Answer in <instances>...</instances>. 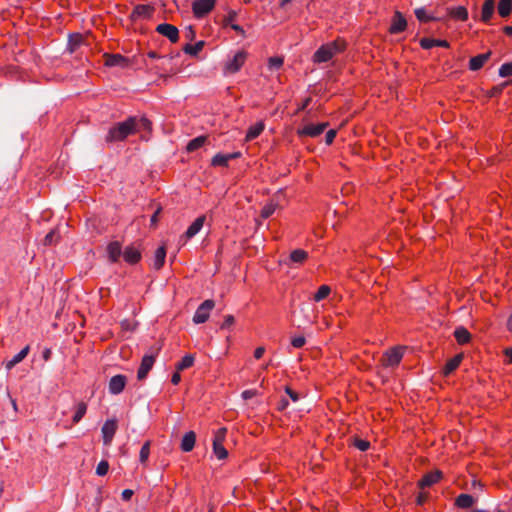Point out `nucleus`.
<instances>
[{
  "label": "nucleus",
  "mask_w": 512,
  "mask_h": 512,
  "mask_svg": "<svg viewBox=\"0 0 512 512\" xmlns=\"http://www.w3.org/2000/svg\"><path fill=\"white\" fill-rule=\"evenodd\" d=\"M134 492L130 489H125L123 492H122V499L124 501H128L131 499V497L133 496Z\"/></svg>",
  "instance_id": "nucleus-56"
},
{
  "label": "nucleus",
  "mask_w": 512,
  "mask_h": 512,
  "mask_svg": "<svg viewBox=\"0 0 512 512\" xmlns=\"http://www.w3.org/2000/svg\"><path fill=\"white\" fill-rule=\"evenodd\" d=\"M308 259V253L303 249H295L293 250L289 255V262L290 264H303Z\"/></svg>",
  "instance_id": "nucleus-22"
},
{
  "label": "nucleus",
  "mask_w": 512,
  "mask_h": 512,
  "mask_svg": "<svg viewBox=\"0 0 512 512\" xmlns=\"http://www.w3.org/2000/svg\"><path fill=\"white\" fill-rule=\"evenodd\" d=\"M240 156L239 152L235 153H229V154H222L218 153L216 154L211 161V164L213 166H222L226 167L228 165V162L232 159L238 158Z\"/></svg>",
  "instance_id": "nucleus-16"
},
{
  "label": "nucleus",
  "mask_w": 512,
  "mask_h": 512,
  "mask_svg": "<svg viewBox=\"0 0 512 512\" xmlns=\"http://www.w3.org/2000/svg\"><path fill=\"white\" fill-rule=\"evenodd\" d=\"M56 237V232L55 230H51L44 238V245H52L53 243H55L57 240L55 239Z\"/></svg>",
  "instance_id": "nucleus-49"
},
{
  "label": "nucleus",
  "mask_w": 512,
  "mask_h": 512,
  "mask_svg": "<svg viewBox=\"0 0 512 512\" xmlns=\"http://www.w3.org/2000/svg\"><path fill=\"white\" fill-rule=\"evenodd\" d=\"M454 337L458 344L464 345L471 340L470 332L463 326L457 327L454 331Z\"/></svg>",
  "instance_id": "nucleus-25"
},
{
  "label": "nucleus",
  "mask_w": 512,
  "mask_h": 512,
  "mask_svg": "<svg viewBox=\"0 0 512 512\" xmlns=\"http://www.w3.org/2000/svg\"><path fill=\"white\" fill-rule=\"evenodd\" d=\"M311 102V98L310 97H307L302 103L301 105L298 107L297 109V113L306 109V107L310 104Z\"/></svg>",
  "instance_id": "nucleus-59"
},
{
  "label": "nucleus",
  "mask_w": 512,
  "mask_h": 512,
  "mask_svg": "<svg viewBox=\"0 0 512 512\" xmlns=\"http://www.w3.org/2000/svg\"><path fill=\"white\" fill-rule=\"evenodd\" d=\"M156 32L160 35L168 38L172 43H176L179 40L178 28L169 23H162L156 27Z\"/></svg>",
  "instance_id": "nucleus-9"
},
{
  "label": "nucleus",
  "mask_w": 512,
  "mask_h": 512,
  "mask_svg": "<svg viewBox=\"0 0 512 512\" xmlns=\"http://www.w3.org/2000/svg\"><path fill=\"white\" fill-rule=\"evenodd\" d=\"M415 15H416L417 19L421 22H428L432 19V17H430L426 14V11L423 8L417 9L415 11Z\"/></svg>",
  "instance_id": "nucleus-47"
},
{
  "label": "nucleus",
  "mask_w": 512,
  "mask_h": 512,
  "mask_svg": "<svg viewBox=\"0 0 512 512\" xmlns=\"http://www.w3.org/2000/svg\"><path fill=\"white\" fill-rule=\"evenodd\" d=\"M150 447H151V441H146L141 449H140V453H139V460L142 464H145L149 458V455H150Z\"/></svg>",
  "instance_id": "nucleus-37"
},
{
  "label": "nucleus",
  "mask_w": 512,
  "mask_h": 512,
  "mask_svg": "<svg viewBox=\"0 0 512 512\" xmlns=\"http://www.w3.org/2000/svg\"><path fill=\"white\" fill-rule=\"evenodd\" d=\"M215 303L213 300H205L196 310L193 316V322L195 324L205 323L210 316V312L213 310Z\"/></svg>",
  "instance_id": "nucleus-6"
},
{
  "label": "nucleus",
  "mask_w": 512,
  "mask_h": 512,
  "mask_svg": "<svg viewBox=\"0 0 512 512\" xmlns=\"http://www.w3.org/2000/svg\"><path fill=\"white\" fill-rule=\"evenodd\" d=\"M347 43L342 38L323 44L313 55L314 63H324L331 60L335 55L345 51Z\"/></svg>",
  "instance_id": "nucleus-2"
},
{
  "label": "nucleus",
  "mask_w": 512,
  "mask_h": 512,
  "mask_svg": "<svg viewBox=\"0 0 512 512\" xmlns=\"http://www.w3.org/2000/svg\"><path fill=\"white\" fill-rule=\"evenodd\" d=\"M204 47V41H198L195 44H186L183 48V51L191 56L198 55L199 52L202 51Z\"/></svg>",
  "instance_id": "nucleus-33"
},
{
  "label": "nucleus",
  "mask_w": 512,
  "mask_h": 512,
  "mask_svg": "<svg viewBox=\"0 0 512 512\" xmlns=\"http://www.w3.org/2000/svg\"><path fill=\"white\" fill-rule=\"evenodd\" d=\"M241 395L244 400H248V399L255 397L257 395V391L256 390H245L242 392Z\"/></svg>",
  "instance_id": "nucleus-52"
},
{
  "label": "nucleus",
  "mask_w": 512,
  "mask_h": 512,
  "mask_svg": "<svg viewBox=\"0 0 512 512\" xmlns=\"http://www.w3.org/2000/svg\"><path fill=\"white\" fill-rule=\"evenodd\" d=\"M264 128L265 125L263 122H257L256 124L252 125L246 133V141H252L253 139L257 138L264 131Z\"/></svg>",
  "instance_id": "nucleus-27"
},
{
  "label": "nucleus",
  "mask_w": 512,
  "mask_h": 512,
  "mask_svg": "<svg viewBox=\"0 0 512 512\" xmlns=\"http://www.w3.org/2000/svg\"><path fill=\"white\" fill-rule=\"evenodd\" d=\"M490 57V52L474 56L469 61V69L477 71L481 69Z\"/></svg>",
  "instance_id": "nucleus-20"
},
{
  "label": "nucleus",
  "mask_w": 512,
  "mask_h": 512,
  "mask_svg": "<svg viewBox=\"0 0 512 512\" xmlns=\"http://www.w3.org/2000/svg\"><path fill=\"white\" fill-rule=\"evenodd\" d=\"M185 36L186 38H188L189 40H193L194 37H195V30L193 29L192 26H189L186 31H185Z\"/></svg>",
  "instance_id": "nucleus-57"
},
{
  "label": "nucleus",
  "mask_w": 512,
  "mask_h": 512,
  "mask_svg": "<svg viewBox=\"0 0 512 512\" xmlns=\"http://www.w3.org/2000/svg\"><path fill=\"white\" fill-rule=\"evenodd\" d=\"M420 46H421V48L428 50L433 47L448 48L450 46V44L446 40L433 39V38H422L420 40Z\"/></svg>",
  "instance_id": "nucleus-18"
},
{
  "label": "nucleus",
  "mask_w": 512,
  "mask_h": 512,
  "mask_svg": "<svg viewBox=\"0 0 512 512\" xmlns=\"http://www.w3.org/2000/svg\"><path fill=\"white\" fill-rule=\"evenodd\" d=\"M127 379L124 375H115L109 381V391L111 394L117 395L120 394L125 386Z\"/></svg>",
  "instance_id": "nucleus-13"
},
{
  "label": "nucleus",
  "mask_w": 512,
  "mask_h": 512,
  "mask_svg": "<svg viewBox=\"0 0 512 512\" xmlns=\"http://www.w3.org/2000/svg\"><path fill=\"white\" fill-rule=\"evenodd\" d=\"M265 353V348L260 346V347H257L254 351V357L256 359H260Z\"/></svg>",
  "instance_id": "nucleus-58"
},
{
  "label": "nucleus",
  "mask_w": 512,
  "mask_h": 512,
  "mask_svg": "<svg viewBox=\"0 0 512 512\" xmlns=\"http://www.w3.org/2000/svg\"><path fill=\"white\" fill-rule=\"evenodd\" d=\"M462 360H463L462 354H457L453 358L448 360L443 369L444 375L447 376V375L451 374L453 371H455L459 367Z\"/></svg>",
  "instance_id": "nucleus-26"
},
{
  "label": "nucleus",
  "mask_w": 512,
  "mask_h": 512,
  "mask_svg": "<svg viewBox=\"0 0 512 512\" xmlns=\"http://www.w3.org/2000/svg\"><path fill=\"white\" fill-rule=\"evenodd\" d=\"M233 323H234V317L232 315H227L224 318L221 328L222 329L228 328L229 326L233 325Z\"/></svg>",
  "instance_id": "nucleus-51"
},
{
  "label": "nucleus",
  "mask_w": 512,
  "mask_h": 512,
  "mask_svg": "<svg viewBox=\"0 0 512 512\" xmlns=\"http://www.w3.org/2000/svg\"><path fill=\"white\" fill-rule=\"evenodd\" d=\"M87 412V404L83 401L78 402L75 407V413L73 415V423H78L81 421V419L85 416Z\"/></svg>",
  "instance_id": "nucleus-32"
},
{
  "label": "nucleus",
  "mask_w": 512,
  "mask_h": 512,
  "mask_svg": "<svg viewBox=\"0 0 512 512\" xmlns=\"http://www.w3.org/2000/svg\"><path fill=\"white\" fill-rule=\"evenodd\" d=\"M354 446L360 451H367L370 447V442L363 439H355Z\"/></svg>",
  "instance_id": "nucleus-45"
},
{
  "label": "nucleus",
  "mask_w": 512,
  "mask_h": 512,
  "mask_svg": "<svg viewBox=\"0 0 512 512\" xmlns=\"http://www.w3.org/2000/svg\"><path fill=\"white\" fill-rule=\"evenodd\" d=\"M30 347L25 346L19 353H17L11 360L5 362V368L11 370L15 365L20 363L28 355Z\"/></svg>",
  "instance_id": "nucleus-24"
},
{
  "label": "nucleus",
  "mask_w": 512,
  "mask_h": 512,
  "mask_svg": "<svg viewBox=\"0 0 512 512\" xmlns=\"http://www.w3.org/2000/svg\"><path fill=\"white\" fill-rule=\"evenodd\" d=\"M139 123L145 129H149L151 126L150 121L145 118L138 121L135 117H130L127 120L117 123L111 127L106 136V140L108 142H117L126 139L129 135H132L137 131Z\"/></svg>",
  "instance_id": "nucleus-1"
},
{
  "label": "nucleus",
  "mask_w": 512,
  "mask_h": 512,
  "mask_svg": "<svg viewBox=\"0 0 512 512\" xmlns=\"http://www.w3.org/2000/svg\"><path fill=\"white\" fill-rule=\"evenodd\" d=\"M283 62H284V60L282 57H278V56L270 57L268 59V67L271 70H273V69L278 70L282 67Z\"/></svg>",
  "instance_id": "nucleus-41"
},
{
  "label": "nucleus",
  "mask_w": 512,
  "mask_h": 512,
  "mask_svg": "<svg viewBox=\"0 0 512 512\" xmlns=\"http://www.w3.org/2000/svg\"><path fill=\"white\" fill-rule=\"evenodd\" d=\"M331 292V288L328 285H321L317 292L313 296V300L315 302H320L323 299L327 298Z\"/></svg>",
  "instance_id": "nucleus-35"
},
{
  "label": "nucleus",
  "mask_w": 512,
  "mask_h": 512,
  "mask_svg": "<svg viewBox=\"0 0 512 512\" xmlns=\"http://www.w3.org/2000/svg\"><path fill=\"white\" fill-rule=\"evenodd\" d=\"M449 15L457 20L466 21L468 19V11L464 6H457L449 9Z\"/></svg>",
  "instance_id": "nucleus-28"
},
{
  "label": "nucleus",
  "mask_w": 512,
  "mask_h": 512,
  "mask_svg": "<svg viewBox=\"0 0 512 512\" xmlns=\"http://www.w3.org/2000/svg\"><path fill=\"white\" fill-rule=\"evenodd\" d=\"M216 0H194L192 3V12L195 18L202 19L208 15L215 7Z\"/></svg>",
  "instance_id": "nucleus-4"
},
{
  "label": "nucleus",
  "mask_w": 512,
  "mask_h": 512,
  "mask_svg": "<svg viewBox=\"0 0 512 512\" xmlns=\"http://www.w3.org/2000/svg\"><path fill=\"white\" fill-rule=\"evenodd\" d=\"M154 13V8L150 5H137L131 13V19L136 21L138 19H149Z\"/></svg>",
  "instance_id": "nucleus-11"
},
{
  "label": "nucleus",
  "mask_w": 512,
  "mask_h": 512,
  "mask_svg": "<svg viewBox=\"0 0 512 512\" xmlns=\"http://www.w3.org/2000/svg\"><path fill=\"white\" fill-rule=\"evenodd\" d=\"M507 329L512 332V311H511V314L507 320Z\"/></svg>",
  "instance_id": "nucleus-63"
},
{
  "label": "nucleus",
  "mask_w": 512,
  "mask_h": 512,
  "mask_svg": "<svg viewBox=\"0 0 512 512\" xmlns=\"http://www.w3.org/2000/svg\"><path fill=\"white\" fill-rule=\"evenodd\" d=\"M407 28V21L403 14L396 11L393 15L392 22L389 28L391 34H398L405 31Z\"/></svg>",
  "instance_id": "nucleus-10"
},
{
  "label": "nucleus",
  "mask_w": 512,
  "mask_h": 512,
  "mask_svg": "<svg viewBox=\"0 0 512 512\" xmlns=\"http://www.w3.org/2000/svg\"><path fill=\"white\" fill-rule=\"evenodd\" d=\"M499 75L501 77L512 76V62L504 63L499 69Z\"/></svg>",
  "instance_id": "nucleus-43"
},
{
  "label": "nucleus",
  "mask_w": 512,
  "mask_h": 512,
  "mask_svg": "<svg viewBox=\"0 0 512 512\" xmlns=\"http://www.w3.org/2000/svg\"><path fill=\"white\" fill-rule=\"evenodd\" d=\"M122 255L125 262L131 265L138 263L141 259V252L134 245L127 246Z\"/></svg>",
  "instance_id": "nucleus-14"
},
{
  "label": "nucleus",
  "mask_w": 512,
  "mask_h": 512,
  "mask_svg": "<svg viewBox=\"0 0 512 512\" xmlns=\"http://www.w3.org/2000/svg\"><path fill=\"white\" fill-rule=\"evenodd\" d=\"M117 428L118 425L116 419H108L105 421L101 429L104 445L109 446L112 443Z\"/></svg>",
  "instance_id": "nucleus-7"
},
{
  "label": "nucleus",
  "mask_w": 512,
  "mask_h": 512,
  "mask_svg": "<svg viewBox=\"0 0 512 512\" xmlns=\"http://www.w3.org/2000/svg\"><path fill=\"white\" fill-rule=\"evenodd\" d=\"M306 339L303 336H295L291 339V345L295 348H301L305 345Z\"/></svg>",
  "instance_id": "nucleus-48"
},
{
  "label": "nucleus",
  "mask_w": 512,
  "mask_h": 512,
  "mask_svg": "<svg viewBox=\"0 0 512 512\" xmlns=\"http://www.w3.org/2000/svg\"><path fill=\"white\" fill-rule=\"evenodd\" d=\"M442 478V472L439 470H435L433 472H429L425 474L421 480L419 481V486L421 488L431 487L436 484Z\"/></svg>",
  "instance_id": "nucleus-15"
},
{
  "label": "nucleus",
  "mask_w": 512,
  "mask_h": 512,
  "mask_svg": "<svg viewBox=\"0 0 512 512\" xmlns=\"http://www.w3.org/2000/svg\"><path fill=\"white\" fill-rule=\"evenodd\" d=\"M154 363L155 357L153 355H145L141 360V364L137 372V378L139 380L145 379L149 371L152 369Z\"/></svg>",
  "instance_id": "nucleus-12"
},
{
  "label": "nucleus",
  "mask_w": 512,
  "mask_h": 512,
  "mask_svg": "<svg viewBox=\"0 0 512 512\" xmlns=\"http://www.w3.org/2000/svg\"><path fill=\"white\" fill-rule=\"evenodd\" d=\"M196 442V434L193 431L185 433L181 441V450L184 452H190L193 450Z\"/></svg>",
  "instance_id": "nucleus-21"
},
{
  "label": "nucleus",
  "mask_w": 512,
  "mask_h": 512,
  "mask_svg": "<svg viewBox=\"0 0 512 512\" xmlns=\"http://www.w3.org/2000/svg\"><path fill=\"white\" fill-rule=\"evenodd\" d=\"M503 31H504V33H505L506 35H508V36H512V26H505V27L503 28Z\"/></svg>",
  "instance_id": "nucleus-64"
},
{
  "label": "nucleus",
  "mask_w": 512,
  "mask_h": 512,
  "mask_svg": "<svg viewBox=\"0 0 512 512\" xmlns=\"http://www.w3.org/2000/svg\"><path fill=\"white\" fill-rule=\"evenodd\" d=\"M122 61H124V58L121 55H110L106 60V64L109 66H116Z\"/></svg>",
  "instance_id": "nucleus-46"
},
{
  "label": "nucleus",
  "mask_w": 512,
  "mask_h": 512,
  "mask_svg": "<svg viewBox=\"0 0 512 512\" xmlns=\"http://www.w3.org/2000/svg\"><path fill=\"white\" fill-rule=\"evenodd\" d=\"M180 372L181 371L176 370V372L172 375L171 382L173 385H178L180 383V381H181Z\"/></svg>",
  "instance_id": "nucleus-54"
},
{
  "label": "nucleus",
  "mask_w": 512,
  "mask_h": 512,
  "mask_svg": "<svg viewBox=\"0 0 512 512\" xmlns=\"http://www.w3.org/2000/svg\"><path fill=\"white\" fill-rule=\"evenodd\" d=\"M107 253H108L109 260L112 263L118 262L120 259V256L122 255V247H121L120 242L113 241V242L109 243L107 246Z\"/></svg>",
  "instance_id": "nucleus-17"
},
{
  "label": "nucleus",
  "mask_w": 512,
  "mask_h": 512,
  "mask_svg": "<svg viewBox=\"0 0 512 512\" xmlns=\"http://www.w3.org/2000/svg\"><path fill=\"white\" fill-rule=\"evenodd\" d=\"M276 210V204L273 202L267 203L261 210V217L264 219L269 218Z\"/></svg>",
  "instance_id": "nucleus-40"
},
{
  "label": "nucleus",
  "mask_w": 512,
  "mask_h": 512,
  "mask_svg": "<svg viewBox=\"0 0 512 512\" xmlns=\"http://www.w3.org/2000/svg\"><path fill=\"white\" fill-rule=\"evenodd\" d=\"M227 429L225 427L219 428L214 433L213 444H224Z\"/></svg>",
  "instance_id": "nucleus-39"
},
{
  "label": "nucleus",
  "mask_w": 512,
  "mask_h": 512,
  "mask_svg": "<svg viewBox=\"0 0 512 512\" xmlns=\"http://www.w3.org/2000/svg\"><path fill=\"white\" fill-rule=\"evenodd\" d=\"M205 222V217L200 216L196 218L193 223L188 227V229L185 232L186 238L190 239L194 237L203 227Z\"/></svg>",
  "instance_id": "nucleus-23"
},
{
  "label": "nucleus",
  "mask_w": 512,
  "mask_h": 512,
  "mask_svg": "<svg viewBox=\"0 0 512 512\" xmlns=\"http://www.w3.org/2000/svg\"><path fill=\"white\" fill-rule=\"evenodd\" d=\"M194 356L192 354H187L185 355L181 361H179L177 364H176V370L178 371H183L185 369H188L190 367L193 366L194 364Z\"/></svg>",
  "instance_id": "nucleus-34"
},
{
  "label": "nucleus",
  "mask_w": 512,
  "mask_h": 512,
  "mask_svg": "<svg viewBox=\"0 0 512 512\" xmlns=\"http://www.w3.org/2000/svg\"><path fill=\"white\" fill-rule=\"evenodd\" d=\"M505 356L507 357L508 363L512 364V348L505 350Z\"/></svg>",
  "instance_id": "nucleus-62"
},
{
  "label": "nucleus",
  "mask_w": 512,
  "mask_h": 512,
  "mask_svg": "<svg viewBox=\"0 0 512 512\" xmlns=\"http://www.w3.org/2000/svg\"><path fill=\"white\" fill-rule=\"evenodd\" d=\"M235 19H236V13L234 11H231L228 14V16L225 18L226 25L230 26L231 23H234Z\"/></svg>",
  "instance_id": "nucleus-55"
},
{
  "label": "nucleus",
  "mask_w": 512,
  "mask_h": 512,
  "mask_svg": "<svg viewBox=\"0 0 512 512\" xmlns=\"http://www.w3.org/2000/svg\"><path fill=\"white\" fill-rule=\"evenodd\" d=\"M230 27H231L234 31H236L237 33H239V34H241V35H243V34H244V30H243V28H242L240 25L235 24V23H231V24H230Z\"/></svg>",
  "instance_id": "nucleus-60"
},
{
  "label": "nucleus",
  "mask_w": 512,
  "mask_h": 512,
  "mask_svg": "<svg viewBox=\"0 0 512 512\" xmlns=\"http://www.w3.org/2000/svg\"><path fill=\"white\" fill-rule=\"evenodd\" d=\"M206 142V137L199 136L192 139L187 145V151L192 152L201 148Z\"/></svg>",
  "instance_id": "nucleus-36"
},
{
  "label": "nucleus",
  "mask_w": 512,
  "mask_h": 512,
  "mask_svg": "<svg viewBox=\"0 0 512 512\" xmlns=\"http://www.w3.org/2000/svg\"><path fill=\"white\" fill-rule=\"evenodd\" d=\"M213 452L219 460L226 459L228 456V451L223 444H213Z\"/></svg>",
  "instance_id": "nucleus-38"
},
{
  "label": "nucleus",
  "mask_w": 512,
  "mask_h": 512,
  "mask_svg": "<svg viewBox=\"0 0 512 512\" xmlns=\"http://www.w3.org/2000/svg\"><path fill=\"white\" fill-rule=\"evenodd\" d=\"M497 9L501 17H508L512 11V0H500Z\"/></svg>",
  "instance_id": "nucleus-31"
},
{
  "label": "nucleus",
  "mask_w": 512,
  "mask_h": 512,
  "mask_svg": "<svg viewBox=\"0 0 512 512\" xmlns=\"http://www.w3.org/2000/svg\"><path fill=\"white\" fill-rule=\"evenodd\" d=\"M109 470V464L107 461L102 460L98 463L96 468V474L99 476H105Z\"/></svg>",
  "instance_id": "nucleus-44"
},
{
  "label": "nucleus",
  "mask_w": 512,
  "mask_h": 512,
  "mask_svg": "<svg viewBox=\"0 0 512 512\" xmlns=\"http://www.w3.org/2000/svg\"><path fill=\"white\" fill-rule=\"evenodd\" d=\"M82 39L83 38L80 34H75V35L70 36L69 44H68L70 52H74L76 50V48L82 42Z\"/></svg>",
  "instance_id": "nucleus-42"
},
{
  "label": "nucleus",
  "mask_w": 512,
  "mask_h": 512,
  "mask_svg": "<svg viewBox=\"0 0 512 512\" xmlns=\"http://www.w3.org/2000/svg\"><path fill=\"white\" fill-rule=\"evenodd\" d=\"M474 502H475V500H474L473 496H471L469 494H460L456 498V505L459 508H463V509L471 507L474 504Z\"/></svg>",
  "instance_id": "nucleus-30"
},
{
  "label": "nucleus",
  "mask_w": 512,
  "mask_h": 512,
  "mask_svg": "<svg viewBox=\"0 0 512 512\" xmlns=\"http://www.w3.org/2000/svg\"><path fill=\"white\" fill-rule=\"evenodd\" d=\"M336 131L331 129L325 135V142L327 145H331L335 139Z\"/></svg>",
  "instance_id": "nucleus-50"
},
{
  "label": "nucleus",
  "mask_w": 512,
  "mask_h": 512,
  "mask_svg": "<svg viewBox=\"0 0 512 512\" xmlns=\"http://www.w3.org/2000/svg\"><path fill=\"white\" fill-rule=\"evenodd\" d=\"M427 499V494L426 493H420L418 496H417V504L418 505H422Z\"/></svg>",
  "instance_id": "nucleus-61"
},
{
  "label": "nucleus",
  "mask_w": 512,
  "mask_h": 512,
  "mask_svg": "<svg viewBox=\"0 0 512 512\" xmlns=\"http://www.w3.org/2000/svg\"><path fill=\"white\" fill-rule=\"evenodd\" d=\"M404 355L403 347H394L384 353L381 363L384 367H396Z\"/></svg>",
  "instance_id": "nucleus-5"
},
{
  "label": "nucleus",
  "mask_w": 512,
  "mask_h": 512,
  "mask_svg": "<svg viewBox=\"0 0 512 512\" xmlns=\"http://www.w3.org/2000/svg\"><path fill=\"white\" fill-rule=\"evenodd\" d=\"M327 123L319 124H308L297 130V135L300 137H317L324 132L327 127Z\"/></svg>",
  "instance_id": "nucleus-8"
},
{
  "label": "nucleus",
  "mask_w": 512,
  "mask_h": 512,
  "mask_svg": "<svg viewBox=\"0 0 512 512\" xmlns=\"http://www.w3.org/2000/svg\"><path fill=\"white\" fill-rule=\"evenodd\" d=\"M165 257H166V249L164 246H160L159 248H157V250L155 251V254H154L153 266L155 269L158 270L164 265Z\"/></svg>",
  "instance_id": "nucleus-29"
},
{
  "label": "nucleus",
  "mask_w": 512,
  "mask_h": 512,
  "mask_svg": "<svg viewBox=\"0 0 512 512\" xmlns=\"http://www.w3.org/2000/svg\"><path fill=\"white\" fill-rule=\"evenodd\" d=\"M247 52L244 50L237 51L234 56L228 59L223 66L224 75L237 73L245 64Z\"/></svg>",
  "instance_id": "nucleus-3"
},
{
  "label": "nucleus",
  "mask_w": 512,
  "mask_h": 512,
  "mask_svg": "<svg viewBox=\"0 0 512 512\" xmlns=\"http://www.w3.org/2000/svg\"><path fill=\"white\" fill-rule=\"evenodd\" d=\"M285 392L289 395L290 399H291L293 402L298 401V399H299L298 394H297L295 391H293L290 387H288V386H287V387L285 388Z\"/></svg>",
  "instance_id": "nucleus-53"
},
{
  "label": "nucleus",
  "mask_w": 512,
  "mask_h": 512,
  "mask_svg": "<svg viewBox=\"0 0 512 512\" xmlns=\"http://www.w3.org/2000/svg\"><path fill=\"white\" fill-rule=\"evenodd\" d=\"M495 10V0H485L482 10H481V21L484 23H488Z\"/></svg>",
  "instance_id": "nucleus-19"
}]
</instances>
